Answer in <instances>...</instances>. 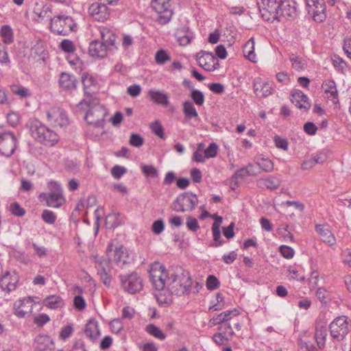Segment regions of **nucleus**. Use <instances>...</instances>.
I'll use <instances>...</instances> for the list:
<instances>
[{
	"mask_svg": "<svg viewBox=\"0 0 351 351\" xmlns=\"http://www.w3.org/2000/svg\"><path fill=\"white\" fill-rule=\"evenodd\" d=\"M192 279L189 272L179 265L169 271L167 289L176 295H189L192 291Z\"/></svg>",
	"mask_w": 351,
	"mask_h": 351,
	"instance_id": "1",
	"label": "nucleus"
},
{
	"mask_svg": "<svg viewBox=\"0 0 351 351\" xmlns=\"http://www.w3.org/2000/svg\"><path fill=\"white\" fill-rule=\"evenodd\" d=\"M77 106L83 110L88 108L84 117V119L88 125H92L99 131L104 129L107 112L102 106L99 105L97 99H84L78 104Z\"/></svg>",
	"mask_w": 351,
	"mask_h": 351,
	"instance_id": "2",
	"label": "nucleus"
},
{
	"mask_svg": "<svg viewBox=\"0 0 351 351\" xmlns=\"http://www.w3.org/2000/svg\"><path fill=\"white\" fill-rule=\"evenodd\" d=\"M27 127L32 137L45 146L52 147L59 141L58 134L38 119L29 122Z\"/></svg>",
	"mask_w": 351,
	"mask_h": 351,
	"instance_id": "3",
	"label": "nucleus"
},
{
	"mask_svg": "<svg viewBox=\"0 0 351 351\" xmlns=\"http://www.w3.org/2000/svg\"><path fill=\"white\" fill-rule=\"evenodd\" d=\"M49 188L51 191L49 193H41L38 195L39 200L45 201L46 205L49 207L60 208L66 202L62 187L56 182L51 181L49 182Z\"/></svg>",
	"mask_w": 351,
	"mask_h": 351,
	"instance_id": "4",
	"label": "nucleus"
},
{
	"mask_svg": "<svg viewBox=\"0 0 351 351\" xmlns=\"http://www.w3.org/2000/svg\"><path fill=\"white\" fill-rule=\"evenodd\" d=\"M351 321L346 315L337 317L329 325L330 335L337 341H341L350 332Z\"/></svg>",
	"mask_w": 351,
	"mask_h": 351,
	"instance_id": "5",
	"label": "nucleus"
},
{
	"mask_svg": "<svg viewBox=\"0 0 351 351\" xmlns=\"http://www.w3.org/2000/svg\"><path fill=\"white\" fill-rule=\"evenodd\" d=\"M75 23L71 16L59 14L50 21V29L52 32L62 36H67L74 31Z\"/></svg>",
	"mask_w": 351,
	"mask_h": 351,
	"instance_id": "6",
	"label": "nucleus"
},
{
	"mask_svg": "<svg viewBox=\"0 0 351 351\" xmlns=\"http://www.w3.org/2000/svg\"><path fill=\"white\" fill-rule=\"evenodd\" d=\"M198 203L195 194L185 192L180 194L171 204V208L176 212H189L193 210Z\"/></svg>",
	"mask_w": 351,
	"mask_h": 351,
	"instance_id": "7",
	"label": "nucleus"
},
{
	"mask_svg": "<svg viewBox=\"0 0 351 351\" xmlns=\"http://www.w3.org/2000/svg\"><path fill=\"white\" fill-rule=\"evenodd\" d=\"M261 17L266 21L274 22L279 19L280 1L277 0H260L257 3Z\"/></svg>",
	"mask_w": 351,
	"mask_h": 351,
	"instance_id": "8",
	"label": "nucleus"
},
{
	"mask_svg": "<svg viewBox=\"0 0 351 351\" xmlns=\"http://www.w3.org/2000/svg\"><path fill=\"white\" fill-rule=\"evenodd\" d=\"M149 274V280L156 290L162 291L167 286L169 274L163 265L159 263L152 265Z\"/></svg>",
	"mask_w": 351,
	"mask_h": 351,
	"instance_id": "9",
	"label": "nucleus"
},
{
	"mask_svg": "<svg viewBox=\"0 0 351 351\" xmlns=\"http://www.w3.org/2000/svg\"><path fill=\"white\" fill-rule=\"evenodd\" d=\"M151 5L153 10L158 14L157 22L159 24L165 25L171 21L173 10L170 0H152Z\"/></svg>",
	"mask_w": 351,
	"mask_h": 351,
	"instance_id": "10",
	"label": "nucleus"
},
{
	"mask_svg": "<svg viewBox=\"0 0 351 351\" xmlns=\"http://www.w3.org/2000/svg\"><path fill=\"white\" fill-rule=\"evenodd\" d=\"M120 279L124 291L130 294H135L143 289V279L136 272L121 275Z\"/></svg>",
	"mask_w": 351,
	"mask_h": 351,
	"instance_id": "11",
	"label": "nucleus"
},
{
	"mask_svg": "<svg viewBox=\"0 0 351 351\" xmlns=\"http://www.w3.org/2000/svg\"><path fill=\"white\" fill-rule=\"evenodd\" d=\"M47 120L53 127L62 128L69 124V119L66 112L60 107L50 108L46 112Z\"/></svg>",
	"mask_w": 351,
	"mask_h": 351,
	"instance_id": "12",
	"label": "nucleus"
},
{
	"mask_svg": "<svg viewBox=\"0 0 351 351\" xmlns=\"http://www.w3.org/2000/svg\"><path fill=\"white\" fill-rule=\"evenodd\" d=\"M17 139L11 132H0V153L6 157H10L15 152Z\"/></svg>",
	"mask_w": 351,
	"mask_h": 351,
	"instance_id": "13",
	"label": "nucleus"
},
{
	"mask_svg": "<svg viewBox=\"0 0 351 351\" xmlns=\"http://www.w3.org/2000/svg\"><path fill=\"white\" fill-rule=\"evenodd\" d=\"M306 2L308 12L314 21H324L326 18L325 0H306Z\"/></svg>",
	"mask_w": 351,
	"mask_h": 351,
	"instance_id": "14",
	"label": "nucleus"
},
{
	"mask_svg": "<svg viewBox=\"0 0 351 351\" xmlns=\"http://www.w3.org/2000/svg\"><path fill=\"white\" fill-rule=\"evenodd\" d=\"M198 65L207 71H213L217 69L218 60L212 53L201 51L196 55Z\"/></svg>",
	"mask_w": 351,
	"mask_h": 351,
	"instance_id": "15",
	"label": "nucleus"
},
{
	"mask_svg": "<svg viewBox=\"0 0 351 351\" xmlns=\"http://www.w3.org/2000/svg\"><path fill=\"white\" fill-rule=\"evenodd\" d=\"M91 17L99 22H104L110 17V11L106 5L101 2L92 3L88 8Z\"/></svg>",
	"mask_w": 351,
	"mask_h": 351,
	"instance_id": "16",
	"label": "nucleus"
},
{
	"mask_svg": "<svg viewBox=\"0 0 351 351\" xmlns=\"http://www.w3.org/2000/svg\"><path fill=\"white\" fill-rule=\"evenodd\" d=\"M33 299L29 296L16 300L14 303V314L19 318H24L26 315L32 313L33 309Z\"/></svg>",
	"mask_w": 351,
	"mask_h": 351,
	"instance_id": "17",
	"label": "nucleus"
},
{
	"mask_svg": "<svg viewBox=\"0 0 351 351\" xmlns=\"http://www.w3.org/2000/svg\"><path fill=\"white\" fill-rule=\"evenodd\" d=\"M280 7H279L278 21L282 19H292L296 16L295 3L289 0L280 1Z\"/></svg>",
	"mask_w": 351,
	"mask_h": 351,
	"instance_id": "18",
	"label": "nucleus"
},
{
	"mask_svg": "<svg viewBox=\"0 0 351 351\" xmlns=\"http://www.w3.org/2000/svg\"><path fill=\"white\" fill-rule=\"evenodd\" d=\"M97 30L99 33L101 42L110 51L117 49L115 46L117 36L111 29L106 27H99Z\"/></svg>",
	"mask_w": 351,
	"mask_h": 351,
	"instance_id": "19",
	"label": "nucleus"
},
{
	"mask_svg": "<svg viewBox=\"0 0 351 351\" xmlns=\"http://www.w3.org/2000/svg\"><path fill=\"white\" fill-rule=\"evenodd\" d=\"M134 254L129 252L123 245L116 247L114 250V261L121 266L129 264L133 261Z\"/></svg>",
	"mask_w": 351,
	"mask_h": 351,
	"instance_id": "20",
	"label": "nucleus"
},
{
	"mask_svg": "<svg viewBox=\"0 0 351 351\" xmlns=\"http://www.w3.org/2000/svg\"><path fill=\"white\" fill-rule=\"evenodd\" d=\"M281 182L282 181L279 176H267L258 179L256 182V184L258 188L274 191L280 186Z\"/></svg>",
	"mask_w": 351,
	"mask_h": 351,
	"instance_id": "21",
	"label": "nucleus"
},
{
	"mask_svg": "<svg viewBox=\"0 0 351 351\" xmlns=\"http://www.w3.org/2000/svg\"><path fill=\"white\" fill-rule=\"evenodd\" d=\"M291 102L300 110L304 112L308 111L311 108L308 97L302 91L296 90L291 94Z\"/></svg>",
	"mask_w": 351,
	"mask_h": 351,
	"instance_id": "22",
	"label": "nucleus"
},
{
	"mask_svg": "<svg viewBox=\"0 0 351 351\" xmlns=\"http://www.w3.org/2000/svg\"><path fill=\"white\" fill-rule=\"evenodd\" d=\"M110 51L98 39L92 40L88 47V53L94 58H104Z\"/></svg>",
	"mask_w": 351,
	"mask_h": 351,
	"instance_id": "23",
	"label": "nucleus"
},
{
	"mask_svg": "<svg viewBox=\"0 0 351 351\" xmlns=\"http://www.w3.org/2000/svg\"><path fill=\"white\" fill-rule=\"evenodd\" d=\"M254 91L258 97H266L272 94L273 88L268 82H264L261 78H256L253 82Z\"/></svg>",
	"mask_w": 351,
	"mask_h": 351,
	"instance_id": "24",
	"label": "nucleus"
},
{
	"mask_svg": "<svg viewBox=\"0 0 351 351\" xmlns=\"http://www.w3.org/2000/svg\"><path fill=\"white\" fill-rule=\"evenodd\" d=\"M77 80L75 77L66 72H62L60 75L59 85L60 87L65 91H72L76 89Z\"/></svg>",
	"mask_w": 351,
	"mask_h": 351,
	"instance_id": "25",
	"label": "nucleus"
},
{
	"mask_svg": "<svg viewBox=\"0 0 351 351\" xmlns=\"http://www.w3.org/2000/svg\"><path fill=\"white\" fill-rule=\"evenodd\" d=\"M84 334L93 341H96L100 336L98 322L95 319H90L85 325Z\"/></svg>",
	"mask_w": 351,
	"mask_h": 351,
	"instance_id": "26",
	"label": "nucleus"
},
{
	"mask_svg": "<svg viewBox=\"0 0 351 351\" xmlns=\"http://www.w3.org/2000/svg\"><path fill=\"white\" fill-rule=\"evenodd\" d=\"M239 314V311L237 308L226 311L217 315L216 316H214L212 319H210V322L213 325H222L225 323H227L228 321L230 320L232 317L238 315Z\"/></svg>",
	"mask_w": 351,
	"mask_h": 351,
	"instance_id": "27",
	"label": "nucleus"
},
{
	"mask_svg": "<svg viewBox=\"0 0 351 351\" xmlns=\"http://www.w3.org/2000/svg\"><path fill=\"white\" fill-rule=\"evenodd\" d=\"M49 343L50 338L48 335H38L33 343L34 351H53Z\"/></svg>",
	"mask_w": 351,
	"mask_h": 351,
	"instance_id": "28",
	"label": "nucleus"
},
{
	"mask_svg": "<svg viewBox=\"0 0 351 351\" xmlns=\"http://www.w3.org/2000/svg\"><path fill=\"white\" fill-rule=\"evenodd\" d=\"M322 87L324 92L328 95V98L332 103L336 104L338 101V93L335 81L330 80H326L323 82Z\"/></svg>",
	"mask_w": 351,
	"mask_h": 351,
	"instance_id": "29",
	"label": "nucleus"
},
{
	"mask_svg": "<svg viewBox=\"0 0 351 351\" xmlns=\"http://www.w3.org/2000/svg\"><path fill=\"white\" fill-rule=\"evenodd\" d=\"M90 258L95 263L97 273L111 271L110 258L99 256L98 255H92Z\"/></svg>",
	"mask_w": 351,
	"mask_h": 351,
	"instance_id": "30",
	"label": "nucleus"
},
{
	"mask_svg": "<svg viewBox=\"0 0 351 351\" xmlns=\"http://www.w3.org/2000/svg\"><path fill=\"white\" fill-rule=\"evenodd\" d=\"M315 231L320 237L322 241H330L335 237L332 232L330 226L328 223L317 224L315 226Z\"/></svg>",
	"mask_w": 351,
	"mask_h": 351,
	"instance_id": "31",
	"label": "nucleus"
},
{
	"mask_svg": "<svg viewBox=\"0 0 351 351\" xmlns=\"http://www.w3.org/2000/svg\"><path fill=\"white\" fill-rule=\"evenodd\" d=\"M43 305L50 309H58L64 306V301L60 295H51L43 300Z\"/></svg>",
	"mask_w": 351,
	"mask_h": 351,
	"instance_id": "32",
	"label": "nucleus"
},
{
	"mask_svg": "<svg viewBox=\"0 0 351 351\" xmlns=\"http://www.w3.org/2000/svg\"><path fill=\"white\" fill-rule=\"evenodd\" d=\"M148 95L151 100L159 105L167 106L169 104V97L167 94L159 90H149Z\"/></svg>",
	"mask_w": 351,
	"mask_h": 351,
	"instance_id": "33",
	"label": "nucleus"
},
{
	"mask_svg": "<svg viewBox=\"0 0 351 351\" xmlns=\"http://www.w3.org/2000/svg\"><path fill=\"white\" fill-rule=\"evenodd\" d=\"M254 39H249L243 47V52L245 58L252 62H256V55L254 52Z\"/></svg>",
	"mask_w": 351,
	"mask_h": 351,
	"instance_id": "34",
	"label": "nucleus"
},
{
	"mask_svg": "<svg viewBox=\"0 0 351 351\" xmlns=\"http://www.w3.org/2000/svg\"><path fill=\"white\" fill-rule=\"evenodd\" d=\"M327 337V329L325 326H316L314 339L319 348H324Z\"/></svg>",
	"mask_w": 351,
	"mask_h": 351,
	"instance_id": "35",
	"label": "nucleus"
},
{
	"mask_svg": "<svg viewBox=\"0 0 351 351\" xmlns=\"http://www.w3.org/2000/svg\"><path fill=\"white\" fill-rule=\"evenodd\" d=\"M183 106V113L184 114V118L186 120H191L192 119H198L199 115L198 113L193 104L191 101H185L182 104Z\"/></svg>",
	"mask_w": 351,
	"mask_h": 351,
	"instance_id": "36",
	"label": "nucleus"
},
{
	"mask_svg": "<svg viewBox=\"0 0 351 351\" xmlns=\"http://www.w3.org/2000/svg\"><path fill=\"white\" fill-rule=\"evenodd\" d=\"M255 163L265 172L270 173L274 169L273 161L268 158L258 157Z\"/></svg>",
	"mask_w": 351,
	"mask_h": 351,
	"instance_id": "37",
	"label": "nucleus"
},
{
	"mask_svg": "<svg viewBox=\"0 0 351 351\" xmlns=\"http://www.w3.org/2000/svg\"><path fill=\"white\" fill-rule=\"evenodd\" d=\"M145 331L152 337L160 341H163L166 338V335L162 330L154 324H149L145 327Z\"/></svg>",
	"mask_w": 351,
	"mask_h": 351,
	"instance_id": "38",
	"label": "nucleus"
},
{
	"mask_svg": "<svg viewBox=\"0 0 351 351\" xmlns=\"http://www.w3.org/2000/svg\"><path fill=\"white\" fill-rule=\"evenodd\" d=\"M0 36L5 44H10L14 40L12 29L8 25H4L0 29Z\"/></svg>",
	"mask_w": 351,
	"mask_h": 351,
	"instance_id": "39",
	"label": "nucleus"
},
{
	"mask_svg": "<svg viewBox=\"0 0 351 351\" xmlns=\"http://www.w3.org/2000/svg\"><path fill=\"white\" fill-rule=\"evenodd\" d=\"M10 90L14 95L20 98H27L31 95L29 90L20 84H12Z\"/></svg>",
	"mask_w": 351,
	"mask_h": 351,
	"instance_id": "40",
	"label": "nucleus"
},
{
	"mask_svg": "<svg viewBox=\"0 0 351 351\" xmlns=\"http://www.w3.org/2000/svg\"><path fill=\"white\" fill-rule=\"evenodd\" d=\"M293 68L298 71H304L307 67V63L303 58L292 54L290 58Z\"/></svg>",
	"mask_w": 351,
	"mask_h": 351,
	"instance_id": "41",
	"label": "nucleus"
},
{
	"mask_svg": "<svg viewBox=\"0 0 351 351\" xmlns=\"http://www.w3.org/2000/svg\"><path fill=\"white\" fill-rule=\"evenodd\" d=\"M82 82L84 87V94L87 96L86 98H91L90 93L86 89L95 86L96 84V80L91 75L84 73L82 77Z\"/></svg>",
	"mask_w": 351,
	"mask_h": 351,
	"instance_id": "42",
	"label": "nucleus"
},
{
	"mask_svg": "<svg viewBox=\"0 0 351 351\" xmlns=\"http://www.w3.org/2000/svg\"><path fill=\"white\" fill-rule=\"evenodd\" d=\"M31 53L32 55L38 56L43 60L45 59L46 51L43 43L40 40H36L31 49Z\"/></svg>",
	"mask_w": 351,
	"mask_h": 351,
	"instance_id": "43",
	"label": "nucleus"
},
{
	"mask_svg": "<svg viewBox=\"0 0 351 351\" xmlns=\"http://www.w3.org/2000/svg\"><path fill=\"white\" fill-rule=\"evenodd\" d=\"M279 238L285 240V241H292L293 240V235L288 229V226L283 224L277 230Z\"/></svg>",
	"mask_w": 351,
	"mask_h": 351,
	"instance_id": "44",
	"label": "nucleus"
},
{
	"mask_svg": "<svg viewBox=\"0 0 351 351\" xmlns=\"http://www.w3.org/2000/svg\"><path fill=\"white\" fill-rule=\"evenodd\" d=\"M252 168L253 165L251 163L248 164L245 168H241L237 170L232 178H244L247 176L256 175V173L252 171Z\"/></svg>",
	"mask_w": 351,
	"mask_h": 351,
	"instance_id": "45",
	"label": "nucleus"
},
{
	"mask_svg": "<svg viewBox=\"0 0 351 351\" xmlns=\"http://www.w3.org/2000/svg\"><path fill=\"white\" fill-rule=\"evenodd\" d=\"M143 173L147 178H156L158 176V171L156 167L152 165H141Z\"/></svg>",
	"mask_w": 351,
	"mask_h": 351,
	"instance_id": "46",
	"label": "nucleus"
},
{
	"mask_svg": "<svg viewBox=\"0 0 351 351\" xmlns=\"http://www.w3.org/2000/svg\"><path fill=\"white\" fill-rule=\"evenodd\" d=\"M10 63L11 60L9 57L8 48L0 45V64L1 65L10 66Z\"/></svg>",
	"mask_w": 351,
	"mask_h": 351,
	"instance_id": "47",
	"label": "nucleus"
},
{
	"mask_svg": "<svg viewBox=\"0 0 351 351\" xmlns=\"http://www.w3.org/2000/svg\"><path fill=\"white\" fill-rule=\"evenodd\" d=\"M34 14L37 16L39 19H43L47 16V12H50V9L48 6H41L38 3L36 4L34 8Z\"/></svg>",
	"mask_w": 351,
	"mask_h": 351,
	"instance_id": "48",
	"label": "nucleus"
},
{
	"mask_svg": "<svg viewBox=\"0 0 351 351\" xmlns=\"http://www.w3.org/2000/svg\"><path fill=\"white\" fill-rule=\"evenodd\" d=\"M231 338L223 335L222 332L219 331L213 336V339L215 343L219 346L226 345Z\"/></svg>",
	"mask_w": 351,
	"mask_h": 351,
	"instance_id": "49",
	"label": "nucleus"
},
{
	"mask_svg": "<svg viewBox=\"0 0 351 351\" xmlns=\"http://www.w3.org/2000/svg\"><path fill=\"white\" fill-rule=\"evenodd\" d=\"M220 286V282L215 276L210 275L206 280V287L210 291L218 289Z\"/></svg>",
	"mask_w": 351,
	"mask_h": 351,
	"instance_id": "50",
	"label": "nucleus"
},
{
	"mask_svg": "<svg viewBox=\"0 0 351 351\" xmlns=\"http://www.w3.org/2000/svg\"><path fill=\"white\" fill-rule=\"evenodd\" d=\"M191 97L197 106H202L204 103V95L199 90L193 89L191 91Z\"/></svg>",
	"mask_w": 351,
	"mask_h": 351,
	"instance_id": "51",
	"label": "nucleus"
},
{
	"mask_svg": "<svg viewBox=\"0 0 351 351\" xmlns=\"http://www.w3.org/2000/svg\"><path fill=\"white\" fill-rule=\"evenodd\" d=\"M218 145L215 143H211L204 150V157L206 158H214L218 152Z\"/></svg>",
	"mask_w": 351,
	"mask_h": 351,
	"instance_id": "52",
	"label": "nucleus"
},
{
	"mask_svg": "<svg viewBox=\"0 0 351 351\" xmlns=\"http://www.w3.org/2000/svg\"><path fill=\"white\" fill-rule=\"evenodd\" d=\"M316 296L322 304H326L330 295L325 288L319 287L316 291Z\"/></svg>",
	"mask_w": 351,
	"mask_h": 351,
	"instance_id": "53",
	"label": "nucleus"
},
{
	"mask_svg": "<svg viewBox=\"0 0 351 351\" xmlns=\"http://www.w3.org/2000/svg\"><path fill=\"white\" fill-rule=\"evenodd\" d=\"M60 49L66 53H73L75 50V47L73 41L64 39L60 44Z\"/></svg>",
	"mask_w": 351,
	"mask_h": 351,
	"instance_id": "54",
	"label": "nucleus"
},
{
	"mask_svg": "<svg viewBox=\"0 0 351 351\" xmlns=\"http://www.w3.org/2000/svg\"><path fill=\"white\" fill-rule=\"evenodd\" d=\"M41 217L45 222L49 224H53L56 220V214L49 210H44L42 213Z\"/></svg>",
	"mask_w": 351,
	"mask_h": 351,
	"instance_id": "55",
	"label": "nucleus"
},
{
	"mask_svg": "<svg viewBox=\"0 0 351 351\" xmlns=\"http://www.w3.org/2000/svg\"><path fill=\"white\" fill-rule=\"evenodd\" d=\"M129 143L136 147H140L144 144L143 138L137 134H132L130 137Z\"/></svg>",
	"mask_w": 351,
	"mask_h": 351,
	"instance_id": "56",
	"label": "nucleus"
},
{
	"mask_svg": "<svg viewBox=\"0 0 351 351\" xmlns=\"http://www.w3.org/2000/svg\"><path fill=\"white\" fill-rule=\"evenodd\" d=\"M300 348L302 351H320L324 348H319V346H315L311 341H301Z\"/></svg>",
	"mask_w": 351,
	"mask_h": 351,
	"instance_id": "57",
	"label": "nucleus"
},
{
	"mask_svg": "<svg viewBox=\"0 0 351 351\" xmlns=\"http://www.w3.org/2000/svg\"><path fill=\"white\" fill-rule=\"evenodd\" d=\"M50 321V317L45 313H41L34 318V323L39 327L43 326Z\"/></svg>",
	"mask_w": 351,
	"mask_h": 351,
	"instance_id": "58",
	"label": "nucleus"
},
{
	"mask_svg": "<svg viewBox=\"0 0 351 351\" xmlns=\"http://www.w3.org/2000/svg\"><path fill=\"white\" fill-rule=\"evenodd\" d=\"M127 172L126 168L115 165L111 169V174L115 179H120Z\"/></svg>",
	"mask_w": 351,
	"mask_h": 351,
	"instance_id": "59",
	"label": "nucleus"
},
{
	"mask_svg": "<svg viewBox=\"0 0 351 351\" xmlns=\"http://www.w3.org/2000/svg\"><path fill=\"white\" fill-rule=\"evenodd\" d=\"M155 59L158 64H164L170 59V57L167 55L165 51L161 49L156 52Z\"/></svg>",
	"mask_w": 351,
	"mask_h": 351,
	"instance_id": "60",
	"label": "nucleus"
},
{
	"mask_svg": "<svg viewBox=\"0 0 351 351\" xmlns=\"http://www.w3.org/2000/svg\"><path fill=\"white\" fill-rule=\"evenodd\" d=\"M152 132L161 138H165L164 130L162 125L158 121H155L151 125Z\"/></svg>",
	"mask_w": 351,
	"mask_h": 351,
	"instance_id": "61",
	"label": "nucleus"
},
{
	"mask_svg": "<svg viewBox=\"0 0 351 351\" xmlns=\"http://www.w3.org/2000/svg\"><path fill=\"white\" fill-rule=\"evenodd\" d=\"M73 305L77 310L82 311L86 307L85 300L80 295H76L73 299Z\"/></svg>",
	"mask_w": 351,
	"mask_h": 351,
	"instance_id": "62",
	"label": "nucleus"
},
{
	"mask_svg": "<svg viewBox=\"0 0 351 351\" xmlns=\"http://www.w3.org/2000/svg\"><path fill=\"white\" fill-rule=\"evenodd\" d=\"M218 330L223 332V335L231 338L234 332L232 330L231 325L228 323H225L218 327Z\"/></svg>",
	"mask_w": 351,
	"mask_h": 351,
	"instance_id": "63",
	"label": "nucleus"
},
{
	"mask_svg": "<svg viewBox=\"0 0 351 351\" xmlns=\"http://www.w3.org/2000/svg\"><path fill=\"white\" fill-rule=\"evenodd\" d=\"M110 327L112 332L118 334L123 329V325L120 319H114L110 322Z\"/></svg>",
	"mask_w": 351,
	"mask_h": 351,
	"instance_id": "64",
	"label": "nucleus"
}]
</instances>
